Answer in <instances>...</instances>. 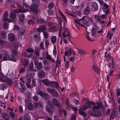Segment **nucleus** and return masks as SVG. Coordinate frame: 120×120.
Wrapping results in <instances>:
<instances>
[{
  "label": "nucleus",
  "instance_id": "nucleus-15",
  "mask_svg": "<svg viewBox=\"0 0 120 120\" xmlns=\"http://www.w3.org/2000/svg\"><path fill=\"white\" fill-rule=\"evenodd\" d=\"M63 32L62 34L63 37L64 38H66L68 34V29L65 27H63L62 29Z\"/></svg>",
  "mask_w": 120,
  "mask_h": 120
},
{
  "label": "nucleus",
  "instance_id": "nucleus-24",
  "mask_svg": "<svg viewBox=\"0 0 120 120\" xmlns=\"http://www.w3.org/2000/svg\"><path fill=\"white\" fill-rule=\"evenodd\" d=\"M36 68L38 69H40L42 67V64L41 62H39L36 65Z\"/></svg>",
  "mask_w": 120,
  "mask_h": 120
},
{
  "label": "nucleus",
  "instance_id": "nucleus-61",
  "mask_svg": "<svg viewBox=\"0 0 120 120\" xmlns=\"http://www.w3.org/2000/svg\"><path fill=\"white\" fill-rule=\"evenodd\" d=\"M48 54V52L45 51H44L43 52V56H46Z\"/></svg>",
  "mask_w": 120,
  "mask_h": 120
},
{
  "label": "nucleus",
  "instance_id": "nucleus-36",
  "mask_svg": "<svg viewBox=\"0 0 120 120\" xmlns=\"http://www.w3.org/2000/svg\"><path fill=\"white\" fill-rule=\"evenodd\" d=\"M54 6V4L53 3L51 2L48 5V7L49 9H52Z\"/></svg>",
  "mask_w": 120,
  "mask_h": 120
},
{
  "label": "nucleus",
  "instance_id": "nucleus-13",
  "mask_svg": "<svg viewBox=\"0 0 120 120\" xmlns=\"http://www.w3.org/2000/svg\"><path fill=\"white\" fill-rule=\"evenodd\" d=\"M52 102L53 105L57 107H60V104L58 101L57 99L56 98H53L52 100Z\"/></svg>",
  "mask_w": 120,
  "mask_h": 120
},
{
  "label": "nucleus",
  "instance_id": "nucleus-34",
  "mask_svg": "<svg viewBox=\"0 0 120 120\" xmlns=\"http://www.w3.org/2000/svg\"><path fill=\"white\" fill-rule=\"evenodd\" d=\"M52 94L54 97H57L58 95V93L57 91L54 89Z\"/></svg>",
  "mask_w": 120,
  "mask_h": 120
},
{
  "label": "nucleus",
  "instance_id": "nucleus-57",
  "mask_svg": "<svg viewBox=\"0 0 120 120\" xmlns=\"http://www.w3.org/2000/svg\"><path fill=\"white\" fill-rule=\"evenodd\" d=\"M34 50L31 48H30L27 50V52H34Z\"/></svg>",
  "mask_w": 120,
  "mask_h": 120
},
{
  "label": "nucleus",
  "instance_id": "nucleus-35",
  "mask_svg": "<svg viewBox=\"0 0 120 120\" xmlns=\"http://www.w3.org/2000/svg\"><path fill=\"white\" fill-rule=\"evenodd\" d=\"M77 51L79 54L80 55L83 54L85 53V52L81 49H78Z\"/></svg>",
  "mask_w": 120,
  "mask_h": 120
},
{
  "label": "nucleus",
  "instance_id": "nucleus-7",
  "mask_svg": "<svg viewBox=\"0 0 120 120\" xmlns=\"http://www.w3.org/2000/svg\"><path fill=\"white\" fill-rule=\"evenodd\" d=\"M21 60L22 63V66L25 68H26L29 63L28 60L26 59H23V58H21Z\"/></svg>",
  "mask_w": 120,
  "mask_h": 120
},
{
  "label": "nucleus",
  "instance_id": "nucleus-2",
  "mask_svg": "<svg viewBox=\"0 0 120 120\" xmlns=\"http://www.w3.org/2000/svg\"><path fill=\"white\" fill-rule=\"evenodd\" d=\"M82 23L86 26H88L92 23V19L86 16H84L81 19Z\"/></svg>",
  "mask_w": 120,
  "mask_h": 120
},
{
  "label": "nucleus",
  "instance_id": "nucleus-16",
  "mask_svg": "<svg viewBox=\"0 0 120 120\" xmlns=\"http://www.w3.org/2000/svg\"><path fill=\"white\" fill-rule=\"evenodd\" d=\"M90 11V7L89 6H87L86 7L84 10L83 12L84 14L85 15H87L89 14Z\"/></svg>",
  "mask_w": 120,
  "mask_h": 120
},
{
  "label": "nucleus",
  "instance_id": "nucleus-49",
  "mask_svg": "<svg viewBox=\"0 0 120 120\" xmlns=\"http://www.w3.org/2000/svg\"><path fill=\"white\" fill-rule=\"evenodd\" d=\"M69 101L68 100V99H66V101H65V104L68 105V106L70 107L71 106V105L69 103Z\"/></svg>",
  "mask_w": 120,
  "mask_h": 120
},
{
  "label": "nucleus",
  "instance_id": "nucleus-28",
  "mask_svg": "<svg viewBox=\"0 0 120 120\" xmlns=\"http://www.w3.org/2000/svg\"><path fill=\"white\" fill-rule=\"evenodd\" d=\"M27 107L28 109L30 110H32L34 109L33 105L31 103H28Z\"/></svg>",
  "mask_w": 120,
  "mask_h": 120
},
{
  "label": "nucleus",
  "instance_id": "nucleus-9",
  "mask_svg": "<svg viewBox=\"0 0 120 120\" xmlns=\"http://www.w3.org/2000/svg\"><path fill=\"white\" fill-rule=\"evenodd\" d=\"M91 10L94 11H97L98 9V7L97 4L96 2H93L91 3Z\"/></svg>",
  "mask_w": 120,
  "mask_h": 120
},
{
  "label": "nucleus",
  "instance_id": "nucleus-20",
  "mask_svg": "<svg viewBox=\"0 0 120 120\" xmlns=\"http://www.w3.org/2000/svg\"><path fill=\"white\" fill-rule=\"evenodd\" d=\"M25 16L24 14L22 13L19 16V19L20 21L21 22H22L25 19Z\"/></svg>",
  "mask_w": 120,
  "mask_h": 120
},
{
  "label": "nucleus",
  "instance_id": "nucleus-52",
  "mask_svg": "<svg viewBox=\"0 0 120 120\" xmlns=\"http://www.w3.org/2000/svg\"><path fill=\"white\" fill-rule=\"evenodd\" d=\"M9 114L10 116L12 118H14L15 117V114L14 113L10 112Z\"/></svg>",
  "mask_w": 120,
  "mask_h": 120
},
{
  "label": "nucleus",
  "instance_id": "nucleus-27",
  "mask_svg": "<svg viewBox=\"0 0 120 120\" xmlns=\"http://www.w3.org/2000/svg\"><path fill=\"white\" fill-rule=\"evenodd\" d=\"M23 119L24 120H31L30 117L29 116L28 114L26 113L24 116Z\"/></svg>",
  "mask_w": 120,
  "mask_h": 120
},
{
  "label": "nucleus",
  "instance_id": "nucleus-46",
  "mask_svg": "<svg viewBox=\"0 0 120 120\" xmlns=\"http://www.w3.org/2000/svg\"><path fill=\"white\" fill-rule=\"evenodd\" d=\"M42 82H55L54 81H51V82H50L49 81V80L47 79H44L43 80H42Z\"/></svg>",
  "mask_w": 120,
  "mask_h": 120
},
{
  "label": "nucleus",
  "instance_id": "nucleus-1",
  "mask_svg": "<svg viewBox=\"0 0 120 120\" xmlns=\"http://www.w3.org/2000/svg\"><path fill=\"white\" fill-rule=\"evenodd\" d=\"M1 52L3 53L2 55L3 56V60L5 61L7 60V58L8 60L13 61L15 62L16 61L15 57L18 56V52L15 50H12V53L11 55L9 56L8 52L4 50H2L1 51Z\"/></svg>",
  "mask_w": 120,
  "mask_h": 120
},
{
  "label": "nucleus",
  "instance_id": "nucleus-63",
  "mask_svg": "<svg viewBox=\"0 0 120 120\" xmlns=\"http://www.w3.org/2000/svg\"><path fill=\"white\" fill-rule=\"evenodd\" d=\"M46 58L47 59L49 60H51L52 59V57L49 54L47 55Z\"/></svg>",
  "mask_w": 120,
  "mask_h": 120
},
{
  "label": "nucleus",
  "instance_id": "nucleus-31",
  "mask_svg": "<svg viewBox=\"0 0 120 120\" xmlns=\"http://www.w3.org/2000/svg\"><path fill=\"white\" fill-rule=\"evenodd\" d=\"M34 40L37 42H39L40 41V37L39 36H38L36 34L34 35Z\"/></svg>",
  "mask_w": 120,
  "mask_h": 120
},
{
  "label": "nucleus",
  "instance_id": "nucleus-44",
  "mask_svg": "<svg viewBox=\"0 0 120 120\" xmlns=\"http://www.w3.org/2000/svg\"><path fill=\"white\" fill-rule=\"evenodd\" d=\"M28 22L29 24H32L33 25L34 24V20L32 19H30L28 20Z\"/></svg>",
  "mask_w": 120,
  "mask_h": 120
},
{
  "label": "nucleus",
  "instance_id": "nucleus-41",
  "mask_svg": "<svg viewBox=\"0 0 120 120\" xmlns=\"http://www.w3.org/2000/svg\"><path fill=\"white\" fill-rule=\"evenodd\" d=\"M20 84L22 88V92H24L26 88V86L23 83H19Z\"/></svg>",
  "mask_w": 120,
  "mask_h": 120
},
{
  "label": "nucleus",
  "instance_id": "nucleus-64",
  "mask_svg": "<svg viewBox=\"0 0 120 120\" xmlns=\"http://www.w3.org/2000/svg\"><path fill=\"white\" fill-rule=\"evenodd\" d=\"M19 109L20 112L21 113L23 111L22 107L21 105L19 106Z\"/></svg>",
  "mask_w": 120,
  "mask_h": 120
},
{
  "label": "nucleus",
  "instance_id": "nucleus-10",
  "mask_svg": "<svg viewBox=\"0 0 120 120\" xmlns=\"http://www.w3.org/2000/svg\"><path fill=\"white\" fill-rule=\"evenodd\" d=\"M46 28L45 25H42L40 26L37 29V30L39 32V34H40L41 32H43L46 30Z\"/></svg>",
  "mask_w": 120,
  "mask_h": 120
},
{
  "label": "nucleus",
  "instance_id": "nucleus-18",
  "mask_svg": "<svg viewBox=\"0 0 120 120\" xmlns=\"http://www.w3.org/2000/svg\"><path fill=\"white\" fill-rule=\"evenodd\" d=\"M2 115L3 118L5 120H9V116L7 113H2Z\"/></svg>",
  "mask_w": 120,
  "mask_h": 120
},
{
  "label": "nucleus",
  "instance_id": "nucleus-54",
  "mask_svg": "<svg viewBox=\"0 0 120 120\" xmlns=\"http://www.w3.org/2000/svg\"><path fill=\"white\" fill-rule=\"evenodd\" d=\"M116 93L117 96H120V89L119 88L116 90Z\"/></svg>",
  "mask_w": 120,
  "mask_h": 120
},
{
  "label": "nucleus",
  "instance_id": "nucleus-47",
  "mask_svg": "<svg viewBox=\"0 0 120 120\" xmlns=\"http://www.w3.org/2000/svg\"><path fill=\"white\" fill-rule=\"evenodd\" d=\"M95 105H96L95 103L92 102H89V108H91L93 106H94Z\"/></svg>",
  "mask_w": 120,
  "mask_h": 120
},
{
  "label": "nucleus",
  "instance_id": "nucleus-55",
  "mask_svg": "<svg viewBox=\"0 0 120 120\" xmlns=\"http://www.w3.org/2000/svg\"><path fill=\"white\" fill-rule=\"evenodd\" d=\"M47 104L48 105L51 107H52L53 106V105L51 102L50 101V100H48L47 102Z\"/></svg>",
  "mask_w": 120,
  "mask_h": 120
},
{
  "label": "nucleus",
  "instance_id": "nucleus-8",
  "mask_svg": "<svg viewBox=\"0 0 120 120\" xmlns=\"http://www.w3.org/2000/svg\"><path fill=\"white\" fill-rule=\"evenodd\" d=\"M0 81L3 82H12V80L9 78H6L4 76L3 78L0 77Z\"/></svg>",
  "mask_w": 120,
  "mask_h": 120
},
{
  "label": "nucleus",
  "instance_id": "nucleus-53",
  "mask_svg": "<svg viewBox=\"0 0 120 120\" xmlns=\"http://www.w3.org/2000/svg\"><path fill=\"white\" fill-rule=\"evenodd\" d=\"M73 101L74 102L75 104L76 105H79L80 103V102L79 101L75 99H74Z\"/></svg>",
  "mask_w": 120,
  "mask_h": 120
},
{
  "label": "nucleus",
  "instance_id": "nucleus-43",
  "mask_svg": "<svg viewBox=\"0 0 120 120\" xmlns=\"http://www.w3.org/2000/svg\"><path fill=\"white\" fill-rule=\"evenodd\" d=\"M25 69L24 68H21L19 70V73H25Z\"/></svg>",
  "mask_w": 120,
  "mask_h": 120
},
{
  "label": "nucleus",
  "instance_id": "nucleus-51",
  "mask_svg": "<svg viewBox=\"0 0 120 120\" xmlns=\"http://www.w3.org/2000/svg\"><path fill=\"white\" fill-rule=\"evenodd\" d=\"M101 113L100 112H97V113L94 114L93 116L97 117H99L101 116Z\"/></svg>",
  "mask_w": 120,
  "mask_h": 120
},
{
  "label": "nucleus",
  "instance_id": "nucleus-25",
  "mask_svg": "<svg viewBox=\"0 0 120 120\" xmlns=\"http://www.w3.org/2000/svg\"><path fill=\"white\" fill-rule=\"evenodd\" d=\"M29 68V70L31 71H33L34 66L33 62H31L30 64Z\"/></svg>",
  "mask_w": 120,
  "mask_h": 120
},
{
  "label": "nucleus",
  "instance_id": "nucleus-48",
  "mask_svg": "<svg viewBox=\"0 0 120 120\" xmlns=\"http://www.w3.org/2000/svg\"><path fill=\"white\" fill-rule=\"evenodd\" d=\"M54 90V89H52L49 88H48L47 89V90L48 93L51 94L52 92Z\"/></svg>",
  "mask_w": 120,
  "mask_h": 120
},
{
  "label": "nucleus",
  "instance_id": "nucleus-6",
  "mask_svg": "<svg viewBox=\"0 0 120 120\" xmlns=\"http://www.w3.org/2000/svg\"><path fill=\"white\" fill-rule=\"evenodd\" d=\"M18 12V10L16 9L14 11L10 12L9 15V17L12 20H14L16 18V13Z\"/></svg>",
  "mask_w": 120,
  "mask_h": 120
},
{
  "label": "nucleus",
  "instance_id": "nucleus-38",
  "mask_svg": "<svg viewBox=\"0 0 120 120\" xmlns=\"http://www.w3.org/2000/svg\"><path fill=\"white\" fill-rule=\"evenodd\" d=\"M115 116V112L113 111L112 112L110 115V118L109 120H111V119H113Z\"/></svg>",
  "mask_w": 120,
  "mask_h": 120
},
{
  "label": "nucleus",
  "instance_id": "nucleus-50",
  "mask_svg": "<svg viewBox=\"0 0 120 120\" xmlns=\"http://www.w3.org/2000/svg\"><path fill=\"white\" fill-rule=\"evenodd\" d=\"M45 48L47 49L49 46V42L47 40H45Z\"/></svg>",
  "mask_w": 120,
  "mask_h": 120
},
{
  "label": "nucleus",
  "instance_id": "nucleus-11",
  "mask_svg": "<svg viewBox=\"0 0 120 120\" xmlns=\"http://www.w3.org/2000/svg\"><path fill=\"white\" fill-rule=\"evenodd\" d=\"M8 40L10 42L14 41L15 39L14 35L12 33H10L8 34Z\"/></svg>",
  "mask_w": 120,
  "mask_h": 120
},
{
  "label": "nucleus",
  "instance_id": "nucleus-12",
  "mask_svg": "<svg viewBox=\"0 0 120 120\" xmlns=\"http://www.w3.org/2000/svg\"><path fill=\"white\" fill-rule=\"evenodd\" d=\"M45 73L43 70H39L38 72V75L39 78H43L45 77Z\"/></svg>",
  "mask_w": 120,
  "mask_h": 120
},
{
  "label": "nucleus",
  "instance_id": "nucleus-59",
  "mask_svg": "<svg viewBox=\"0 0 120 120\" xmlns=\"http://www.w3.org/2000/svg\"><path fill=\"white\" fill-rule=\"evenodd\" d=\"M75 58L74 56H72L69 59V61L73 62L75 61Z\"/></svg>",
  "mask_w": 120,
  "mask_h": 120
},
{
  "label": "nucleus",
  "instance_id": "nucleus-29",
  "mask_svg": "<svg viewBox=\"0 0 120 120\" xmlns=\"http://www.w3.org/2000/svg\"><path fill=\"white\" fill-rule=\"evenodd\" d=\"M56 37L55 36H53L51 38V41L53 44H55V43L56 41Z\"/></svg>",
  "mask_w": 120,
  "mask_h": 120
},
{
  "label": "nucleus",
  "instance_id": "nucleus-56",
  "mask_svg": "<svg viewBox=\"0 0 120 120\" xmlns=\"http://www.w3.org/2000/svg\"><path fill=\"white\" fill-rule=\"evenodd\" d=\"M23 57L25 58H27V54L26 53V52H24L22 53V56L21 57V58H23Z\"/></svg>",
  "mask_w": 120,
  "mask_h": 120
},
{
  "label": "nucleus",
  "instance_id": "nucleus-22",
  "mask_svg": "<svg viewBox=\"0 0 120 120\" xmlns=\"http://www.w3.org/2000/svg\"><path fill=\"white\" fill-rule=\"evenodd\" d=\"M8 23L6 22H4L3 24V26L4 28L5 29H8Z\"/></svg>",
  "mask_w": 120,
  "mask_h": 120
},
{
  "label": "nucleus",
  "instance_id": "nucleus-3",
  "mask_svg": "<svg viewBox=\"0 0 120 120\" xmlns=\"http://www.w3.org/2000/svg\"><path fill=\"white\" fill-rule=\"evenodd\" d=\"M38 6L37 4H33L31 5L30 9L35 14H37L38 12Z\"/></svg>",
  "mask_w": 120,
  "mask_h": 120
},
{
  "label": "nucleus",
  "instance_id": "nucleus-45",
  "mask_svg": "<svg viewBox=\"0 0 120 120\" xmlns=\"http://www.w3.org/2000/svg\"><path fill=\"white\" fill-rule=\"evenodd\" d=\"M45 21H44L42 19H38L37 20V22L39 23H44Z\"/></svg>",
  "mask_w": 120,
  "mask_h": 120
},
{
  "label": "nucleus",
  "instance_id": "nucleus-60",
  "mask_svg": "<svg viewBox=\"0 0 120 120\" xmlns=\"http://www.w3.org/2000/svg\"><path fill=\"white\" fill-rule=\"evenodd\" d=\"M65 67L66 68H67L69 66V62L68 60H66L65 63Z\"/></svg>",
  "mask_w": 120,
  "mask_h": 120
},
{
  "label": "nucleus",
  "instance_id": "nucleus-33",
  "mask_svg": "<svg viewBox=\"0 0 120 120\" xmlns=\"http://www.w3.org/2000/svg\"><path fill=\"white\" fill-rule=\"evenodd\" d=\"M74 20H75V22L76 23H77V24H78L79 26H82V27H83L86 28V27L84 25H83L82 24H81L80 23L79 20H78L77 19H75Z\"/></svg>",
  "mask_w": 120,
  "mask_h": 120
},
{
  "label": "nucleus",
  "instance_id": "nucleus-17",
  "mask_svg": "<svg viewBox=\"0 0 120 120\" xmlns=\"http://www.w3.org/2000/svg\"><path fill=\"white\" fill-rule=\"evenodd\" d=\"M45 85L48 86V84L52 87L56 88L58 87L59 85L58 83H44Z\"/></svg>",
  "mask_w": 120,
  "mask_h": 120
},
{
  "label": "nucleus",
  "instance_id": "nucleus-19",
  "mask_svg": "<svg viewBox=\"0 0 120 120\" xmlns=\"http://www.w3.org/2000/svg\"><path fill=\"white\" fill-rule=\"evenodd\" d=\"M45 109L46 111L48 112L49 114L50 115H51L52 114L53 111H52V109L51 108L47 106L46 107Z\"/></svg>",
  "mask_w": 120,
  "mask_h": 120
},
{
  "label": "nucleus",
  "instance_id": "nucleus-40",
  "mask_svg": "<svg viewBox=\"0 0 120 120\" xmlns=\"http://www.w3.org/2000/svg\"><path fill=\"white\" fill-rule=\"evenodd\" d=\"M43 33L45 38V39L48 38L49 36L48 33L46 31H45L43 32Z\"/></svg>",
  "mask_w": 120,
  "mask_h": 120
},
{
  "label": "nucleus",
  "instance_id": "nucleus-5",
  "mask_svg": "<svg viewBox=\"0 0 120 120\" xmlns=\"http://www.w3.org/2000/svg\"><path fill=\"white\" fill-rule=\"evenodd\" d=\"M97 105H95L93 106V109L96 110L98 109H103L105 108V107L100 102H96V103Z\"/></svg>",
  "mask_w": 120,
  "mask_h": 120
},
{
  "label": "nucleus",
  "instance_id": "nucleus-62",
  "mask_svg": "<svg viewBox=\"0 0 120 120\" xmlns=\"http://www.w3.org/2000/svg\"><path fill=\"white\" fill-rule=\"evenodd\" d=\"M33 99L35 101H37L38 100V97L36 95L33 97Z\"/></svg>",
  "mask_w": 120,
  "mask_h": 120
},
{
  "label": "nucleus",
  "instance_id": "nucleus-39",
  "mask_svg": "<svg viewBox=\"0 0 120 120\" xmlns=\"http://www.w3.org/2000/svg\"><path fill=\"white\" fill-rule=\"evenodd\" d=\"M96 30L94 28H93L91 30V34L92 36H94L96 34Z\"/></svg>",
  "mask_w": 120,
  "mask_h": 120
},
{
  "label": "nucleus",
  "instance_id": "nucleus-42",
  "mask_svg": "<svg viewBox=\"0 0 120 120\" xmlns=\"http://www.w3.org/2000/svg\"><path fill=\"white\" fill-rule=\"evenodd\" d=\"M48 15H52L54 13V11L51 10V9H49L47 11Z\"/></svg>",
  "mask_w": 120,
  "mask_h": 120
},
{
  "label": "nucleus",
  "instance_id": "nucleus-30",
  "mask_svg": "<svg viewBox=\"0 0 120 120\" xmlns=\"http://www.w3.org/2000/svg\"><path fill=\"white\" fill-rule=\"evenodd\" d=\"M94 18L97 22H100L101 19L100 16H99L97 15H95L94 16Z\"/></svg>",
  "mask_w": 120,
  "mask_h": 120
},
{
  "label": "nucleus",
  "instance_id": "nucleus-32",
  "mask_svg": "<svg viewBox=\"0 0 120 120\" xmlns=\"http://www.w3.org/2000/svg\"><path fill=\"white\" fill-rule=\"evenodd\" d=\"M58 11L60 14L63 18L64 19L65 21H67V19L66 18V17L65 15H64L62 13L61 11L60 10V9L58 10Z\"/></svg>",
  "mask_w": 120,
  "mask_h": 120
},
{
  "label": "nucleus",
  "instance_id": "nucleus-4",
  "mask_svg": "<svg viewBox=\"0 0 120 120\" xmlns=\"http://www.w3.org/2000/svg\"><path fill=\"white\" fill-rule=\"evenodd\" d=\"M37 93L42 98H44L46 100L50 98L48 94L44 93L41 90L37 91Z\"/></svg>",
  "mask_w": 120,
  "mask_h": 120
},
{
  "label": "nucleus",
  "instance_id": "nucleus-23",
  "mask_svg": "<svg viewBox=\"0 0 120 120\" xmlns=\"http://www.w3.org/2000/svg\"><path fill=\"white\" fill-rule=\"evenodd\" d=\"M89 108V102L86 103L84 105L83 109L85 110L87 108Z\"/></svg>",
  "mask_w": 120,
  "mask_h": 120
},
{
  "label": "nucleus",
  "instance_id": "nucleus-14",
  "mask_svg": "<svg viewBox=\"0 0 120 120\" xmlns=\"http://www.w3.org/2000/svg\"><path fill=\"white\" fill-rule=\"evenodd\" d=\"M92 68L94 71L97 73L98 75L99 74L100 70L98 67L95 64H93L92 67Z\"/></svg>",
  "mask_w": 120,
  "mask_h": 120
},
{
  "label": "nucleus",
  "instance_id": "nucleus-37",
  "mask_svg": "<svg viewBox=\"0 0 120 120\" xmlns=\"http://www.w3.org/2000/svg\"><path fill=\"white\" fill-rule=\"evenodd\" d=\"M7 86L5 85L4 83H3L0 85V88L2 90H4L5 87L7 88Z\"/></svg>",
  "mask_w": 120,
  "mask_h": 120
},
{
  "label": "nucleus",
  "instance_id": "nucleus-58",
  "mask_svg": "<svg viewBox=\"0 0 120 120\" xmlns=\"http://www.w3.org/2000/svg\"><path fill=\"white\" fill-rule=\"evenodd\" d=\"M40 46L41 48L42 49H44L43 43L41 42L40 43Z\"/></svg>",
  "mask_w": 120,
  "mask_h": 120
},
{
  "label": "nucleus",
  "instance_id": "nucleus-26",
  "mask_svg": "<svg viewBox=\"0 0 120 120\" xmlns=\"http://www.w3.org/2000/svg\"><path fill=\"white\" fill-rule=\"evenodd\" d=\"M83 108L80 109L79 111V114L82 115L84 117H85L86 116V115L85 113L83 111Z\"/></svg>",
  "mask_w": 120,
  "mask_h": 120
},
{
  "label": "nucleus",
  "instance_id": "nucleus-21",
  "mask_svg": "<svg viewBox=\"0 0 120 120\" xmlns=\"http://www.w3.org/2000/svg\"><path fill=\"white\" fill-rule=\"evenodd\" d=\"M1 36L2 39H5L7 36L6 33L4 31H2L1 32Z\"/></svg>",
  "mask_w": 120,
  "mask_h": 120
}]
</instances>
